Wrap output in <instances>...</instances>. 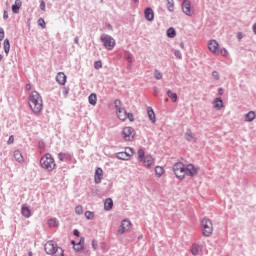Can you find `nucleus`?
<instances>
[{"instance_id":"nucleus-63","label":"nucleus","mask_w":256,"mask_h":256,"mask_svg":"<svg viewBox=\"0 0 256 256\" xmlns=\"http://www.w3.org/2000/svg\"><path fill=\"white\" fill-rule=\"evenodd\" d=\"M71 245H73V247H75V245H77V243H75V240L71 241Z\"/></svg>"},{"instance_id":"nucleus-26","label":"nucleus","mask_w":256,"mask_h":256,"mask_svg":"<svg viewBox=\"0 0 256 256\" xmlns=\"http://www.w3.org/2000/svg\"><path fill=\"white\" fill-rule=\"evenodd\" d=\"M88 102L90 105H93V106L97 105V94L95 93L90 94L88 97Z\"/></svg>"},{"instance_id":"nucleus-41","label":"nucleus","mask_w":256,"mask_h":256,"mask_svg":"<svg viewBox=\"0 0 256 256\" xmlns=\"http://www.w3.org/2000/svg\"><path fill=\"white\" fill-rule=\"evenodd\" d=\"M103 67V62L101 60L94 62V69H101Z\"/></svg>"},{"instance_id":"nucleus-1","label":"nucleus","mask_w":256,"mask_h":256,"mask_svg":"<svg viewBox=\"0 0 256 256\" xmlns=\"http://www.w3.org/2000/svg\"><path fill=\"white\" fill-rule=\"evenodd\" d=\"M172 171L175 177L179 179V181H183V179H185V176L195 177L198 173V170L195 167V165L188 164L185 166V164H183V162L181 161L174 163Z\"/></svg>"},{"instance_id":"nucleus-49","label":"nucleus","mask_w":256,"mask_h":256,"mask_svg":"<svg viewBox=\"0 0 256 256\" xmlns=\"http://www.w3.org/2000/svg\"><path fill=\"white\" fill-rule=\"evenodd\" d=\"M58 159H59V161H65V153L60 152V153L58 154Z\"/></svg>"},{"instance_id":"nucleus-61","label":"nucleus","mask_w":256,"mask_h":256,"mask_svg":"<svg viewBox=\"0 0 256 256\" xmlns=\"http://www.w3.org/2000/svg\"><path fill=\"white\" fill-rule=\"evenodd\" d=\"M252 31H253L254 35H256V23L253 24Z\"/></svg>"},{"instance_id":"nucleus-16","label":"nucleus","mask_w":256,"mask_h":256,"mask_svg":"<svg viewBox=\"0 0 256 256\" xmlns=\"http://www.w3.org/2000/svg\"><path fill=\"white\" fill-rule=\"evenodd\" d=\"M116 114L118 119H120V121H127V110L125 108L116 110Z\"/></svg>"},{"instance_id":"nucleus-48","label":"nucleus","mask_w":256,"mask_h":256,"mask_svg":"<svg viewBox=\"0 0 256 256\" xmlns=\"http://www.w3.org/2000/svg\"><path fill=\"white\" fill-rule=\"evenodd\" d=\"M3 39H5V30L0 28V41H3Z\"/></svg>"},{"instance_id":"nucleus-12","label":"nucleus","mask_w":256,"mask_h":256,"mask_svg":"<svg viewBox=\"0 0 256 256\" xmlns=\"http://www.w3.org/2000/svg\"><path fill=\"white\" fill-rule=\"evenodd\" d=\"M103 179V169L101 167L96 168L95 174H94V182L96 185H99Z\"/></svg>"},{"instance_id":"nucleus-44","label":"nucleus","mask_w":256,"mask_h":256,"mask_svg":"<svg viewBox=\"0 0 256 256\" xmlns=\"http://www.w3.org/2000/svg\"><path fill=\"white\" fill-rule=\"evenodd\" d=\"M83 245H85V238L81 237L79 242L76 243V246L77 247H82V249H83Z\"/></svg>"},{"instance_id":"nucleus-20","label":"nucleus","mask_w":256,"mask_h":256,"mask_svg":"<svg viewBox=\"0 0 256 256\" xmlns=\"http://www.w3.org/2000/svg\"><path fill=\"white\" fill-rule=\"evenodd\" d=\"M113 209V199L106 198L104 201V211H111Z\"/></svg>"},{"instance_id":"nucleus-7","label":"nucleus","mask_w":256,"mask_h":256,"mask_svg":"<svg viewBox=\"0 0 256 256\" xmlns=\"http://www.w3.org/2000/svg\"><path fill=\"white\" fill-rule=\"evenodd\" d=\"M130 227H131V220H129L127 218L122 220L121 224L117 230L118 235H123V234L127 233V231H129Z\"/></svg>"},{"instance_id":"nucleus-64","label":"nucleus","mask_w":256,"mask_h":256,"mask_svg":"<svg viewBox=\"0 0 256 256\" xmlns=\"http://www.w3.org/2000/svg\"><path fill=\"white\" fill-rule=\"evenodd\" d=\"M180 47L182 48V49H185V44L182 42V43H180Z\"/></svg>"},{"instance_id":"nucleus-60","label":"nucleus","mask_w":256,"mask_h":256,"mask_svg":"<svg viewBox=\"0 0 256 256\" xmlns=\"http://www.w3.org/2000/svg\"><path fill=\"white\" fill-rule=\"evenodd\" d=\"M74 43H75L76 45H79V36H76V37L74 38Z\"/></svg>"},{"instance_id":"nucleus-14","label":"nucleus","mask_w":256,"mask_h":256,"mask_svg":"<svg viewBox=\"0 0 256 256\" xmlns=\"http://www.w3.org/2000/svg\"><path fill=\"white\" fill-rule=\"evenodd\" d=\"M208 49L212 53H219V43L217 42V40H210L208 42Z\"/></svg>"},{"instance_id":"nucleus-39","label":"nucleus","mask_w":256,"mask_h":256,"mask_svg":"<svg viewBox=\"0 0 256 256\" xmlns=\"http://www.w3.org/2000/svg\"><path fill=\"white\" fill-rule=\"evenodd\" d=\"M75 213H76V215H83V206H81V205L76 206Z\"/></svg>"},{"instance_id":"nucleus-23","label":"nucleus","mask_w":256,"mask_h":256,"mask_svg":"<svg viewBox=\"0 0 256 256\" xmlns=\"http://www.w3.org/2000/svg\"><path fill=\"white\" fill-rule=\"evenodd\" d=\"M21 213L26 219H29V217H31V209H29V207L25 205H22Z\"/></svg>"},{"instance_id":"nucleus-35","label":"nucleus","mask_w":256,"mask_h":256,"mask_svg":"<svg viewBox=\"0 0 256 256\" xmlns=\"http://www.w3.org/2000/svg\"><path fill=\"white\" fill-rule=\"evenodd\" d=\"M144 157H146V156H145V150H143V149L140 148V149L138 150V161L141 162Z\"/></svg>"},{"instance_id":"nucleus-8","label":"nucleus","mask_w":256,"mask_h":256,"mask_svg":"<svg viewBox=\"0 0 256 256\" xmlns=\"http://www.w3.org/2000/svg\"><path fill=\"white\" fill-rule=\"evenodd\" d=\"M128 149L131 152V154L127 151L117 152L115 154L116 159H120L121 161H129L131 155H133V153H135V151L133 150V148H128Z\"/></svg>"},{"instance_id":"nucleus-43","label":"nucleus","mask_w":256,"mask_h":256,"mask_svg":"<svg viewBox=\"0 0 256 256\" xmlns=\"http://www.w3.org/2000/svg\"><path fill=\"white\" fill-rule=\"evenodd\" d=\"M220 54L222 57H228L229 56V51H227L225 48L220 49Z\"/></svg>"},{"instance_id":"nucleus-24","label":"nucleus","mask_w":256,"mask_h":256,"mask_svg":"<svg viewBox=\"0 0 256 256\" xmlns=\"http://www.w3.org/2000/svg\"><path fill=\"white\" fill-rule=\"evenodd\" d=\"M3 49L4 53H6V55H9V51H11V43L9 42V38H6L4 40Z\"/></svg>"},{"instance_id":"nucleus-52","label":"nucleus","mask_w":256,"mask_h":256,"mask_svg":"<svg viewBox=\"0 0 256 256\" xmlns=\"http://www.w3.org/2000/svg\"><path fill=\"white\" fill-rule=\"evenodd\" d=\"M92 247H93L94 251H97L98 244H97L96 240H92Z\"/></svg>"},{"instance_id":"nucleus-25","label":"nucleus","mask_w":256,"mask_h":256,"mask_svg":"<svg viewBox=\"0 0 256 256\" xmlns=\"http://www.w3.org/2000/svg\"><path fill=\"white\" fill-rule=\"evenodd\" d=\"M215 109L221 110L223 107V100L221 98H215L213 101Z\"/></svg>"},{"instance_id":"nucleus-28","label":"nucleus","mask_w":256,"mask_h":256,"mask_svg":"<svg viewBox=\"0 0 256 256\" xmlns=\"http://www.w3.org/2000/svg\"><path fill=\"white\" fill-rule=\"evenodd\" d=\"M176 36H177V31L175 30V28L170 27L167 29V37H169L170 39H173Z\"/></svg>"},{"instance_id":"nucleus-5","label":"nucleus","mask_w":256,"mask_h":256,"mask_svg":"<svg viewBox=\"0 0 256 256\" xmlns=\"http://www.w3.org/2000/svg\"><path fill=\"white\" fill-rule=\"evenodd\" d=\"M100 41L104 45L107 51H113L115 49V38L109 34H103L100 36Z\"/></svg>"},{"instance_id":"nucleus-37","label":"nucleus","mask_w":256,"mask_h":256,"mask_svg":"<svg viewBox=\"0 0 256 256\" xmlns=\"http://www.w3.org/2000/svg\"><path fill=\"white\" fill-rule=\"evenodd\" d=\"M85 217H86V219H88V220H93L94 219V217H95V214H93V212H91V211H86L85 212Z\"/></svg>"},{"instance_id":"nucleus-59","label":"nucleus","mask_w":256,"mask_h":256,"mask_svg":"<svg viewBox=\"0 0 256 256\" xmlns=\"http://www.w3.org/2000/svg\"><path fill=\"white\" fill-rule=\"evenodd\" d=\"M223 93H225V90H223V88H219L218 95H223Z\"/></svg>"},{"instance_id":"nucleus-38","label":"nucleus","mask_w":256,"mask_h":256,"mask_svg":"<svg viewBox=\"0 0 256 256\" xmlns=\"http://www.w3.org/2000/svg\"><path fill=\"white\" fill-rule=\"evenodd\" d=\"M37 23L40 27H42V29H45L47 27V24L45 23V19L43 18H39Z\"/></svg>"},{"instance_id":"nucleus-56","label":"nucleus","mask_w":256,"mask_h":256,"mask_svg":"<svg viewBox=\"0 0 256 256\" xmlns=\"http://www.w3.org/2000/svg\"><path fill=\"white\" fill-rule=\"evenodd\" d=\"M79 235H80L79 230L74 229V230H73V236H74V237H79Z\"/></svg>"},{"instance_id":"nucleus-45","label":"nucleus","mask_w":256,"mask_h":256,"mask_svg":"<svg viewBox=\"0 0 256 256\" xmlns=\"http://www.w3.org/2000/svg\"><path fill=\"white\" fill-rule=\"evenodd\" d=\"M174 55L177 59H183V54L179 50H175Z\"/></svg>"},{"instance_id":"nucleus-19","label":"nucleus","mask_w":256,"mask_h":256,"mask_svg":"<svg viewBox=\"0 0 256 256\" xmlns=\"http://www.w3.org/2000/svg\"><path fill=\"white\" fill-rule=\"evenodd\" d=\"M22 5H23V2H21V0H15V3L12 5V13L17 15V13H19V9H21Z\"/></svg>"},{"instance_id":"nucleus-27","label":"nucleus","mask_w":256,"mask_h":256,"mask_svg":"<svg viewBox=\"0 0 256 256\" xmlns=\"http://www.w3.org/2000/svg\"><path fill=\"white\" fill-rule=\"evenodd\" d=\"M65 251L63 250V248L56 246L54 253H52V256H65Z\"/></svg>"},{"instance_id":"nucleus-50","label":"nucleus","mask_w":256,"mask_h":256,"mask_svg":"<svg viewBox=\"0 0 256 256\" xmlns=\"http://www.w3.org/2000/svg\"><path fill=\"white\" fill-rule=\"evenodd\" d=\"M38 147H39V149H45V142L43 140H40L38 142Z\"/></svg>"},{"instance_id":"nucleus-18","label":"nucleus","mask_w":256,"mask_h":256,"mask_svg":"<svg viewBox=\"0 0 256 256\" xmlns=\"http://www.w3.org/2000/svg\"><path fill=\"white\" fill-rule=\"evenodd\" d=\"M147 115H148L149 121H151V123H156L157 118L155 117V111L153 110V107L147 108Z\"/></svg>"},{"instance_id":"nucleus-21","label":"nucleus","mask_w":256,"mask_h":256,"mask_svg":"<svg viewBox=\"0 0 256 256\" xmlns=\"http://www.w3.org/2000/svg\"><path fill=\"white\" fill-rule=\"evenodd\" d=\"M13 157L18 163H24L25 161V159L23 158V154L19 150L14 151Z\"/></svg>"},{"instance_id":"nucleus-9","label":"nucleus","mask_w":256,"mask_h":256,"mask_svg":"<svg viewBox=\"0 0 256 256\" xmlns=\"http://www.w3.org/2000/svg\"><path fill=\"white\" fill-rule=\"evenodd\" d=\"M57 248V242L50 240L44 245V250L47 253V255H52V253H55V249Z\"/></svg>"},{"instance_id":"nucleus-40","label":"nucleus","mask_w":256,"mask_h":256,"mask_svg":"<svg viewBox=\"0 0 256 256\" xmlns=\"http://www.w3.org/2000/svg\"><path fill=\"white\" fill-rule=\"evenodd\" d=\"M64 161H73V154L69 152L64 153Z\"/></svg>"},{"instance_id":"nucleus-58","label":"nucleus","mask_w":256,"mask_h":256,"mask_svg":"<svg viewBox=\"0 0 256 256\" xmlns=\"http://www.w3.org/2000/svg\"><path fill=\"white\" fill-rule=\"evenodd\" d=\"M237 39H239V41H241V39H243V33L238 32Z\"/></svg>"},{"instance_id":"nucleus-34","label":"nucleus","mask_w":256,"mask_h":256,"mask_svg":"<svg viewBox=\"0 0 256 256\" xmlns=\"http://www.w3.org/2000/svg\"><path fill=\"white\" fill-rule=\"evenodd\" d=\"M121 105H122L121 100L116 99V100L114 101V107H115L116 111H121V109H123V108L121 107Z\"/></svg>"},{"instance_id":"nucleus-62","label":"nucleus","mask_w":256,"mask_h":256,"mask_svg":"<svg viewBox=\"0 0 256 256\" xmlns=\"http://www.w3.org/2000/svg\"><path fill=\"white\" fill-rule=\"evenodd\" d=\"M26 89H27V91H31V84H27Z\"/></svg>"},{"instance_id":"nucleus-46","label":"nucleus","mask_w":256,"mask_h":256,"mask_svg":"<svg viewBox=\"0 0 256 256\" xmlns=\"http://www.w3.org/2000/svg\"><path fill=\"white\" fill-rule=\"evenodd\" d=\"M212 77L215 79V81H219L220 77H219V72L217 71H213L212 72Z\"/></svg>"},{"instance_id":"nucleus-51","label":"nucleus","mask_w":256,"mask_h":256,"mask_svg":"<svg viewBox=\"0 0 256 256\" xmlns=\"http://www.w3.org/2000/svg\"><path fill=\"white\" fill-rule=\"evenodd\" d=\"M45 7H46L45 1H44V0H41V1H40V9H41V11H45Z\"/></svg>"},{"instance_id":"nucleus-57","label":"nucleus","mask_w":256,"mask_h":256,"mask_svg":"<svg viewBox=\"0 0 256 256\" xmlns=\"http://www.w3.org/2000/svg\"><path fill=\"white\" fill-rule=\"evenodd\" d=\"M106 27L109 31H113V25H111L110 23H106Z\"/></svg>"},{"instance_id":"nucleus-13","label":"nucleus","mask_w":256,"mask_h":256,"mask_svg":"<svg viewBox=\"0 0 256 256\" xmlns=\"http://www.w3.org/2000/svg\"><path fill=\"white\" fill-rule=\"evenodd\" d=\"M144 17L146 21H153L155 19V12H153V8L151 7L145 8Z\"/></svg>"},{"instance_id":"nucleus-42","label":"nucleus","mask_w":256,"mask_h":256,"mask_svg":"<svg viewBox=\"0 0 256 256\" xmlns=\"http://www.w3.org/2000/svg\"><path fill=\"white\" fill-rule=\"evenodd\" d=\"M62 94L67 99L69 97V87H63Z\"/></svg>"},{"instance_id":"nucleus-4","label":"nucleus","mask_w":256,"mask_h":256,"mask_svg":"<svg viewBox=\"0 0 256 256\" xmlns=\"http://www.w3.org/2000/svg\"><path fill=\"white\" fill-rule=\"evenodd\" d=\"M201 231L204 237H211L213 235V222L211 219L205 217L201 221Z\"/></svg>"},{"instance_id":"nucleus-29","label":"nucleus","mask_w":256,"mask_h":256,"mask_svg":"<svg viewBox=\"0 0 256 256\" xmlns=\"http://www.w3.org/2000/svg\"><path fill=\"white\" fill-rule=\"evenodd\" d=\"M167 96L172 100L173 103H177V93L171 91V90H168L167 91Z\"/></svg>"},{"instance_id":"nucleus-47","label":"nucleus","mask_w":256,"mask_h":256,"mask_svg":"<svg viewBox=\"0 0 256 256\" xmlns=\"http://www.w3.org/2000/svg\"><path fill=\"white\" fill-rule=\"evenodd\" d=\"M126 119H129V121H131V122L135 121L133 113H127L126 112Z\"/></svg>"},{"instance_id":"nucleus-2","label":"nucleus","mask_w":256,"mask_h":256,"mask_svg":"<svg viewBox=\"0 0 256 256\" xmlns=\"http://www.w3.org/2000/svg\"><path fill=\"white\" fill-rule=\"evenodd\" d=\"M28 103L30 109L35 113V115H39V113L43 111V98L39 92H31L28 98Z\"/></svg>"},{"instance_id":"nucleus-6","label":"nucleus","mask_w":256,"mask_h":256,"mask_svg":"<svg viewBox=\"0 0 256 256\" xmlns=\"http://www.w3.org/2000/svg\"><path fill=\"white\" fill-rule=\"evenodd\" d=\"M121 133L124 141H133L135 139V129L131 126L124 127Z\"/></svg>"},{"instance_id":"nucleus-17","label":"nucleus","mask_w":256,"mask_h":256,"mask_svg":"<svg viewBox=\"0 0 256 256\" xmlns=\"http://www.w3.org/2000/svg\"><path fill=\"white\" fill-rule=\"evenodd\" d=\"M202 249H203V247L201 245L194 243V244H192V247H191V253H192V255L197 256V255H199V253H201Z\"/></svg>"},{"instance_id":"nucleus-31","label":"nucleus","mask_w":256,"mask_h":256,"mask_svg":"<svg viewBox=\"0 0 256 256\" xmlns=\"http://www.w3.org/2000/svg\"><path fill=\"white\" fill-rule=\"evenodd\" d=\"M256 115L255 112L253 111H249L246 115H245V121H248L249 123H251V121H253L255 119Z\"/></svg>"},{"instance_id":"nucleus-30","label":"nucleus","mask_w":256,"mask_h":256,"mask_svg":"<svg viewBox=\"0 0 256 256\" xmlns=\"http://www.w3.org/2000/svg\"><path fill=\"white\" fill-rule=\"evenodd\" d=\"M48 227H59V220L57 218H51L48 220Z\"/></svg>"},{"instance_id":"nucleus-10","label":"nucleus","mask_w":256,"mask_h":256,"mask_svg":"<svg viewBox=\"0 0 256 256\" xmlns=\"http://www.w3.org/2000/svg\"><path fill=\"white\" fill-rule=\"evenodd\" d=\"M182 11L184 14H186L188 17H191L193 15V11H191V1L184 0L182 2Z\"/></svg>"},{"instance_id":"nucleus-33","label":"nucleus","mask_w":256,"mask_h":256,"mask_svg":"<svg viewBox=\"0 0 256 256\" xmlns=\"http://www.w3.org/2000/svg\"><path fill=\"white\" fill-rule=\"evenodd\" d=\"M167 9L170 12L175 11V4H174L173 0H167Z\"/></svg>"},{"instance_id":"nucleus-53","label":"nucleus","mask_w":256,"mask_h":256,"mask_svg":"<svg viewBox=\"0 0 256 256\" xmlns=\"http://www.w3.org/2000/svg\"><path fill=\"white\" fill-rule=\"evenodd\" d=\"M3 19L4 20L9 19V12H7V10H4V12H3Z\"/></svg>"},{"instance_id":"nucleus-22","label":"nucleus","mask_w":256,"mask_h":256,"mask_svg":"<svg viewBox=\"0 0 256 256\" xmlns=\"http://www.w3.org/2000/svg\"><path fill=\"white\" fill-rule=\"evenodd\" d=\"M184 138L186 139V141H188L189 143H191V141H195V134H193V132L191 131V129H187L186 133L184 135Z\"/></svg>"},{"instance_id":"nucleus-11","label":"nucleus","mask_w":256,"mask_h":256,"mask_svg":"<svg viewBox=\"0 0 256 256\" xmlns=\"http://www.w3.org/2000/svg\"><path fill=\"white\" fill-rule=\"evenodd\" d=\"M140 163H143L144 167H147L148 169L150 167H153L155 165V159H153V156L146 155Z\"/></svg>"},{"instance_id":"nucleus-15","label":"nucleus","mask_w":256,"mask_h":256,"mask_svg":"<svg viewBox=\"0 0 256 256\" xmlns=\"http://www.w3.org/2000/svg\"><path fill=\"white\" fill-rule=\"evenodd\" d=\"M56 81L59 83V85H65L67 83V76L63 72H59L56 75Z\"/></svg>"},{"instance_id":"nucleus-3","label":"nucleus","mask_w":256,"mask_h":256,"mask_svg":"<svg viewBox=\"0 0 256 256\" xmlns=\"http://www.w3.org/2000/svg\"><path fill=\"white\" fill-rule=\"evenodd\" d=\"M40 166L42 169H46V171H53L57 167V164H55V158L47 153L40 159Z\"/></svg>"},{"instance_id":"nucleus-36","label":"nucleus","mask_w":256,"mask_h":256,"mask_svg":"<svg viewBox=\"0 0 256 256\" xmlns=\"http://www.w3.org/2000/svg\"><path fill=\"white\" fill-rule=\"evenodd\" d=\"M154 77H155V79H157V81H159V80L163 79V74L161 73V71L155 70Z\"/></svg>"},{"instance_id":"nucleus-55","label":"nucleus","mask_w":256,"mask_h":256,"mask_svg":"<svg viewBox=\"0 0 256 256\" xmlns=\"http://www.w3.org/2000/svg\"><path fill=\"white\" fill-rule=\"evenodd\" d=\"M73 249H74V251H82L83 250L82 246H77V244L73 246Z\"/></svg>"},{"instance_id":"nucleus-32","label":"nucleus","mask_w":256,"mask_h":256,"mask_svg":"<svg viewBox=\"0 0 256 256\" xmlns=\"http://www.w3.org/2000/svg\"><path fill=\"white\" fill-rule=\"evenodd\" d=\"M155 173H156L157 177H161V175H163V173H165V169H163V167H161V166H156Z\"/></svg>"},{"instance_id":"nucleus-54","label":"nucleus","mask_w":256,"mask_h":256,"mask_svg":"<svg viewBox=\"0 0 256 256\" xmlns=\"http://www.w3.org/2000/svg\"><path fill=\"white\" fill-rule=\"evenodd\" d=\"M15 141V138L13 137V135H11L7 141L8 145H11V143H13Z\"/></svg>"}]
</instances>
